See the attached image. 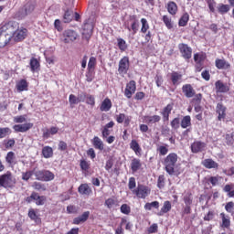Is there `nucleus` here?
<instances>
[{
    "mask_svg": "<svg viewBox=\"0 0 234 234\" xmlns=\"http://www.w3.org/2000/svg\"><path fill=\"white\" fill-rule=\"evenodd\" d=\"M182 91L186 98H193L196 94L195 89H193L191 84L183 85Z\"/></svg>",
    "mask_w": 234,
    "mask_h": 234,
    "instance_id": "18",
    "label": "nucleus"
},
{
    "mask_svg": "<svg viewBox=\"0 0 234 234\" xmlns=\"http://www.w3.org/2000/svg\"><path fill=\"white\" fill-rule=\"evenodd\" d=\"M72 19H74V12L72 11V9L66 10L63 16L64 23H70Z\"/></svg>",
    "mask_w": 234,
    "mask_h": 234,
    "instance_id": "37",
    "label": "nucleus"
},
{
    "mask_svg": "<svg viewBox=\"0 0 234 234\" xmlns=\"http://www.w3.org/2000/svg\"><path fill=\"white\" fill-rule=\"evenodd\" d=\"M30 69L31 72H37V70H39V61L36 58H32L30 59Z\"/></svg>",
    "mask_w": 234,
    "mask_h": 234,
    "instance_id": "39",
    "label": "nucleus"
},
{
    "mask_svg": "<svg viewBox=\"0 0 234 234\" xmlns=\"http://www.w3.org/2000/svg\"><path fill=\"white\" fill-rule=\"evenodd\" d=\"M16 90L18 92L28 90V82L27 81V80L22 79L18 82H16Z\"/></svg>",
    "mask_w": 234,
    "mask_h": 234,
    "instance_id": "30",
    "label": "nucleus"
},
{
    "mask_svg": "<svg viewBox=\"0 0 234 234\" xmlns=\"http://www.w3.org/2000/svg\"><path fill=\"white\" fill-rule=\"evenodd\" d=\"M95 67H96V58L90 57L88 62V70H94Z\"/></svg>",
    "mask_w": 234,
    "mask_h": 234,
    "instance_id": "53",
    "label": "nucleus"
},
{
    "mask_svg": "<svg viewBox=\"0 0 234 234\" xmlns=\"http://www.w3.org/2000/svg\"><path fill=\"white\" fill-rule=\"evenodd\" d=\"M171 111H173V104H167L166 107L163 109L161 112L163 122H169V115L171 114Z\"/></svg>",
    "mask_w": 234,
    "mask_h": 234,
    "instance_id": "25",
    "label": "nucleus"
},
{
    "mask_svg": "<svg viewBox=\"0 0 234 234\" xmlns=\"http://www.w3.org/2000/svg\"><path fill=\"white\" fill-rule=\"evenodd\" d=\"M207 4L209 11L212 12V14H215V6H217V3L215 2V0H207Z\"/></svg>",
    "mask_w": 234,
    "mask_h": 234,
    "instance_id": "57",
    "label": "nucleus"
},
{
    "mask_svg": "<svg viewBox=\"0 0 234 234\" xmlns=\"http://www.w3.org/2000/svg\"><path fill=\"white\" fill-rule=\"evenodd\" d=\"M121 213L123 215H129L131 213V207H129L127 204H122L121 206Z\"/></svg>",
    "mask_w": 234,
    "mask_h": 234,
    "instance_id": "56",
    "label": "nucleus"
},
{
    "mask_svg": "<svg viewBox=\"0 0 234 234\" xmlns=\"http://www.w3.org/2000/svg\"><path fill=\"white\" fill-rule=\"evenodd\" d=\"M147 231L149 234L156 233V231H158V224L154 223L148 228Z\"/></svg>",
    "mask_w": 234,
    "mask_h": 234,
    "instance_id": "64",
    "label": "nucleus"
},
{
    "mask_svg": "<svg viewBox=\"0 0 234 234\" xmlns=\"http://www.w3.org/2000/svg\"><path fill=\"white\" fill-rule=\"evenodd\" d=\"M78 191L80 193V195H90V193H92V188H90V186H89V184H81L79 188Z\"/></svg>",
    "mask_w": 234,
    "mask_h": 234,
    "instance_id": "29",
    "label": "nucleus"
},
{
    "mask_svg": "<svg viewBox=\"0 0 234 234\" xmlns=\"http://www.w3.org/2000/svg\"><path fill=\"white\" fill-rule=\"evenodd\" d=\"M16 186V179L12 176V172H6L0 176V187L4 189H10Z\"/></svg>",
    "mask_w": 234,
    "mask_h": 234,
    "instance_id": "2",
    "label": "nucleus"
},
{
    "mask_svg": "<svg viewBox=\"0 0 234 234\" xmlns=\"http://www.w3.org/2000/svg\"><path fill=\"white\" fill-rule=\"evenodd\" d=\"M142 167V161L138 158H133L131 163V169L133 173H136Z\"/></svg>",
    "mask_w": 234,
    "mask_h": 234,
    "instance_id": "34",
    "label": "nucleus"
},
{
    "mask_svg": "<svg viewBox=\"0 0 234 234\" xmlns=\"http://www.w3.org/2000/svg\"><path fill=\"white\" fill-rule=\"evenodd\" d=\"M104 206H106L108 209H112V207L118 206V199H116V197H110L105 200Z\"/></svg>",
    "mask_w": 234,
    "mask_h": 234,
    "instance_id": "35",
    "label": "nucleus"
},
{
    "mask_svg": "<svg viewBox=\"0 0 234 234\" xmlns=\"http://www.w3.org/2000/svg\"><path fill=\"white\" fill-rule=\"evenodd\" d=\"M34 127V123L27 122L24 124H15L13 126V129L15 133H27V131H30Z\"/></svg>",
    "mask_w": 234,
    "mask_h": 234,
    "instance_id": "13",
    "label": "nucleus"
},
{
    "mask_svg": "<svg viewBox=\"0 0 234 234\" xmlns=\"http://www.w3.org/2000/svg\"><path fill=\"white\" fill-rule=\"evenodd\" d=\"M141 24H142V27H141L142 34H147V30H149V23L147 22V19L142 18Z\"/></svg>",
    "mask_w": 234,
    "mask_h": 234,
    "instance_id": "47",
    "label": "nucleus"
},
{
    "mask_svg": "<svg viewBox=\"0 0 234 234\" xmlns=\"http://www.w3.org/2000/svg\"><path fill=\"white\" fill-rule=\"evenodd\" d=\"M226 111H227V108L226 106H224V104H222V102H218L217 104L216 112L217 114H218V120L219 122H222V120L226 119Z\"/></svg>",
    "mask_w": 234,
    "mask_h": 234,
    "instance_id": "15",
    "label": "nucleus"
},
{
    "mask_svg": "<svg viewBox=\"0 0 234 234\" xmlns=\"http://www.w3.org/2000/svg\"><path fill=\"white\" fill-rule=\"evenodd\" d=\"M42 154L44 158H51L52 154H54V150L50 146H45L42 149Z\"/></svg>",
    "mask_w": 234,
    "mask_h": 234,
    "instance_id": "42",
    "label": "nucleus"
},
{
    "mask_svg": "<svg viewBox=\"0 0 234 234\" xmlns=\"http://www.w3.org/2000/svg\"><path fill=\"white\" fill-rule=\"evenodd\" d=\"M225 209L227 213H230L231 215H233L234 203L232 201L228 202L225 206Z\"/></svg>",
    "mask_w": 234,
    "mask_h": 234,
    "instance_id": "60",
    "label": "nucleus"
},
{
    "mask_svg": "<svg viewBox=\"0 0 234 234\" xmlns=\"http://www.w3.org/2000/svg\"><path fill=\"white\" fill-rule=\"evenodd\" d=\"M130 149L135 153L136 156H142V147H140L138 141L132 140L130 143Z\"/></svg>",
    "mask_w": 234,
    "mask_h": 234,
    "instance_id": "23",
    "label": "nucleus"
},
{
    "mask_svg": "<svg viewBox=\"0 0 234 234\" xmlns=\"http://www.w3.org/2000/svg\"><path fill=\"white\" fill-rule=\"evenodd\" d=\"M5 162L10 165V167H14L16 164H17V158L16 157V154L14 152H8L5 156Z\"/></svg>",
    "mask_w": 234,
    "mask_h": 234,
    "instance_id": "21",
    "label": "nucleus"
},
{
    "mask_svg": "<svg viewBox=\"0 0 234 234\" xmlns=\"http://www.w3.org/2000/svg\"><path fill=\"white\" fill-rule=\"evenodd\" d=\"M202 165H204L206 169H218V163L210 158L203 160Z\"/></svg>",
    "mask_w": 234,
    "mask_h": 234,
    "instance_id": "20",
    "label": "nucleus"
},
{
    "mask_svg": "<svg viewBox=\"0 0 234 234\" xmlns=\"http://www.w3.org/2000/svg\"><path fill=\"white\" fill-rule=\"evenodd\" d=\"M115 120L118 123H123L124 122V125L126 127L129 126V123H131V117L125 115V113H120L115 115Z\"/></svg>",
    "mask_w": 234,
    "mask_h": 234,
    "instance_id": "19",
    "label": "nucleus"
},
{
    "mask_svg": "<svg viewBox=\"0 0 234 234\" xmlns=\"http://www.w3.org/2000/svg\"><path fill=\"white\" fill-rule=\"evenodd\" d=\"M129 57H123L119 61L118 73L123 78L129 72Z\"/></svg>",
    "mask_w": 234,
    "mask_h": 234,
    "instance_id": "6",
    "label": "nucleus"
},
{
    "mask_svg": "<svg viewBox=\"0 0 234 234\" xmlns=\"http://www.w3.org/2000/svg\"><path fill=\"white\" fill-rule=\"evenodd\" d=\"M89 217H90V212L85 211L82 213V215H80L73 219V224H75L76 226H78L80 224H83V222H87V220H89Z\"/></svg>",
    "mask_w": 234,
    "mask_h": 234,
    "instance_id": "17",
    "label": "nucleus"
},
{
    "mask_svg": "<svg viewBox=\"0 0 234 234\" xmlns=\"http://www.w3.org/2000/svg\"><path fill=\"white\" fill-rule=\"evenodd\" d=\"M33 175L36 176L37 180H41L44 182L45 178V170H37L33 172Z\"/></svg>",
    "mask_w": 234,
    "mask_h": 234,
    "instance_id": "49",
    "label": "nucleus"
},
{
    "mask_svg": "<svg viewBox=\"0 0 234 234\" xmlns=\"http://www.w3.org/2000/svg\"><path fill=\"white\" fill-rule=\"evenodd\" d=\"M189 21V14L185 13L179 19V27H186Z\"/></svg>",
    "mask_w": 234,
    "mask_h": 234,
    "instance_id": "46",
    "label": "nucleus"
},
{
    "mask_svg": "<svg viewBox=\"0 0 234 234\" xmlns=\"http://www.w3.org/2000/svg\"><path fill=\"white\" fill-rule=\"evenodd\" d=\"M206 149V144L204 142L196 141L191 144V151L194 154L202 153Z\"/></svg>",
    "mask_w": 234,
    "mask_h": 234,
    "instance_id": "16",
    "label": "nucleus"
},
{
    "mask_svg": "<svg viewBox=\"0 0 234 234\" xmlns=\"http://www.w3.org/2000/svg\"><path fill=\"white\" fill-rule=\"evenodd\" d=\"M216 86V90L217 92H229V86H228V84H224L222 81L218 80L215 83Z\"/></svg>",
    "mask_w": 234,
    "mask_h": 234,
    "instance_id": "27",
    "label": "nucleus"
},
{
    "mask_svg": "<svg viewBox=\"0 0 234 234\" xmlns=\"http://www.w3.org/2000/svg\"><path fill=\"white\" fill-rule=\"evenodd\" d=\"M54 173L44 170V182H50V180H54Z\"/></svg>",
    "mask_w": 234,
    "mask_h": 234,
    "instance_id": "50",
    "label": "nucleus"
},
{
    "mask_svg": "<svg viewBox=\"0 0 234 234\" xmlns=\"http://www.w3.org/2000/svg\"><path fill=\"white\" fill-rule=\"evenodd\" d=\"M178 162V154L175 153L169 154L163 161V165H165V169L167 174L171 176L175 175V168L176 167V164Z\"/></svg>",
    "mask_w": 234,
    "mask_h": 234,
    "instance_id": "1",
    "label": "nucleus"
},
{
    "mask_svg": "<svg viewBox=\"0 0 234 234\" xmlns=\"http://www.w3.org/2000/svg\"><path fill=\"white\" fill-rule=\"evenodd\" d=\"M179 52L184 59H191L193 49L187 44L181 43L178 45Z\"/></svg>",
    "mask_w": 234,
    "mask_h": 234,
    "instance_id": "8",
    "label": "nucleus"
},
{
    "mask_svg": "<svg viewBox=\"0 0 234 234\" xmlns=\"http://www.w3.org/2000/svg\"><path fill=\"white\" fill-rule=\"evenodd\" d=\"M10 133H12V131L8 127L0 128V139L5 138V136H8V134H10Z\"/></svg>",
    "mask_w": 234,
    "mask_h": 234,
    "instance_id": "55",
    "label": "nucleus"
},
{
    "mask_svg": "<svg viewBox=\"0 0 234 234\" xmlns=\"http://www.w3.org/2000/svg\"><path fill=\"white\" fill-rule=\"evenodd\" d=\"M216 67H217V69H228L231 66L229 65V62L226 61L225 59L217 58L216 59Z\"/></svg>",
    "mask_w": 234,
    "mask_h": 234,
    "instance_id": "32",
    "label": "nucleus"
},
{
    "mask_svg": "<svg viewBox=\"0 0 234 234\" xmlns=\"http://www.w3.org/2000/svg\"><path fill=\"white\" fill-rule=\"evenodd\" d=\"M28 34V30L25 27H18L17 30L15 31V33L12 36V41L14 42H19L23 41L27 37Z\"/></svg>",
    "mask_w": 234,
    "mask_h": 234,
    "instance_id": "10",
    "label": "nucleus"
},
{
    "mask_svg": "<svg viewBox=\"0 0 234 234\" xmlns=\"http://www.w3.org/2000/svg\"><path fill=\"white\" fill-rule=\"evenodd\" d=\"M171 201H165L161 210L157 213L158 217H164L165 213H169L171 211Z\"/></svg>",
    "mask_w": 234,
    "mask_h": 234,
    "instance_id": "28",
    "label": "nucleus"
},
{
    "mask_svg": "<svg viewBox=\"0 0 234 234\" xmlns=\"http://www.w3.org/2000/svg\"><path fill=\"white\" fill-rule=\"evenodd\" d=\"M78 38V33L72 29H66L62 34V41L64 43H73Z\"/></svg>",
    "mask_w": 234,
    "mask_h": 234,
    "instance_id": "7",
    "label": "nucleus"
},
{
    "mask_svg": "<svg viewBox=\"0 0 234 234\" xmlns=\"http://www.w3.org/2000/svg\"><path fill=\"white\" fill-rule=\"evenodd\" d=\"M80 165L83 173H88L89 169H90V164H89V162H87L86 160H80Z\"/></svg>",
    "mask_w": 234,
    "mask_h": 234,
    "instance_id": "48",
    "label": "nucleus"
},
{
    "mask_svg": "<svg viewBox=\"0 0 234 234\" xmlns=\"http://www.w3.org/2000/svg\"><path fill=\"white\" fill-rule=\"evenodd\" d=\"M19 28V23L16 21H9L0 27V31L9 36H14L16 31Z\"/></svg>",
    "mask_w": 234,
    "mask_h": 234,
    "instance_id": "4",
    "label": "nucleus"
},
{
    "mask_svg": "<svg viewBox=\"0 0 234 234\" xmlns=\"http://www.w3.org/2000/svg\"><path fill=\"white\" fill-rule=\"evenodd\" d=\"M133 193L137 198H147V196L151 195V188L144 185H138L136 189L133 190Z\"/></svg>",
    "mask_w": 234,
    "mask_h": 234,
    "instance_id": "5",
    "label": "nucleus"
},
{
    "mask_svg": "<svg viewBox=\"0 0 234 234\" xmlns=\"http://www.w3.org/2000/svg\"><path fill=\"white\" fill-rule=\"evenodd\" d=\"M153 207H154V209H158V207H160V202L153 201L151 203H146L144 205V209L146 211H151V209H153Z\"/></svg>",
    "mask_w": 234,
    "mask_h": 234,
    "instance_id": "44",
    "label": "nucleus"
},
{
    "mask_svg": "<svg viewBox=\"0 0 234 234\" xmlns=\"http://www.w3.org/2000/svg\"><path fill=\"white\" fill-rule=\"evenodd\" d=\"M165 186V177L164 176H159L158 180H157V187L159 189H162Z\"/></svg>",
    "mask_w": 234,
    "mask_h": 234,
    "instance_id": "62",
    "label": "nucleus"
},
{
    "mask_svg": "<svg viewBox=\"0 0 234 234\" xmlns=\"http://www.w3.org/2000/svg\"><path fill=\"white\" fill-rule=\"evenodd\" d=\"M12 35H8L0 30V48H5V47L11 45Z\"/></svg>",
    "mask_w": 234,
    "mask_h": 234,
    "instance_id": "12",
    "label": "nucleus"
},
{
    "mask_svg": "<svg viewBox=\"0 0 234 234\" xmlns=\"http://www.w3.org/2000/svg\"><path fill=\"white\" fill-rule=\"evenodd\" d=\"M140 27V22L136 19V16H131L129 20L124 22V28L128 30V32H132L133 36H134L138 32V28Z\"/></svg>",
    "mask_w": 234,
    "mask_h": 234,
    "instance_id": "3",
    "label": "nucleus"
},
{
    "mask_svg": "<svg viewBox=\"0 0 234 234\" xmlns=\"http://www.w3.org/2000/svg\"><path fill=\"white\" fill-rule=\"evenodd\" d=\"M117 47L122 52L127 50V42L123 38H117Z\"/></svg>",
    "mask_w": 234,
    "mask_h": 234,
    "instance_id": "45",
    "label": "nucleus"
},
{
    "mask_svg": "<svg viewBox=\"0 0 234 234\" xmlns=\"http://www.w3.org/2000/svg\"><path fill=\"white\" fill-rule=\"evenodd\" d=\"M33 187L37 191H46L47 190V187L45 186V185H43L41 183H37V182L34 183Z\"/></svg>",
    "mask_w": 234,
    "mask_h": 234,
    "instance_id": "59",
    "label": "nucleus"
},
{
    "mask_svg": "<svg viewBox=\"0 0 234 234\" xmlns=\"http://www.w3.org/2000/svg\"><path fill=\"white\" fill-rule=\"evenodd\" d=\"M229 10H231L229 5L219 4L218 5V12L221 14V16H224V14H228Z\"/></svg>",
    "mask_w": 234,
    "mask_h": 234,
    "instance_id": "40",
    "label": "nucleus"
},
{
    "mask_svg": "<svg viewBox=\"0 0 234 234\" xmlns=\"http://www.w3.org/2000/svg\"><path fill=\"white\" fill-rule=\"evenodd\" d=\"M69 101L70 105H78V103H80L78 97H76V95H74V94L69 95Z\"/></svg>",
    "mask_w": 234,
    "mask_h": 234,
    "instance_id": "63",
    "label": "nucleus"
},
{
    "mask_svg": "<svg viewBox=\"0 0 234 234\" xmlns=\"http://www.w3.org/2000/svg\"><path fill=\"white\" fill-rule=\"evenodd\" d=\"M32 12H34V4H32V2H28L18 11L16 17H18V19H23L24 17H27L28 14H32Z\"/></svg>",
    "mask_w": 234,
    "mask_h": 234,
    "instance_id": "9",
    "label": "nucleus"
},
{
    "mask_svg": "<svg viewBox=\"0 0 234 234\" xmlns=\"http://www.w3.org/2000/svg\"><path fill=\"white\" fill-rule=\"evenodd\" d=\"M94 80V70L88 69V72L86 73V81L90 83Z\"/></svg>",
    "mask_w": 234,
    "mask_h": 234,
    "instance_id": "61",
    "label": "nucleus"
},
{
    "mask_svg": "<svg viewBox=\"0 0 234 234\" xmlns=\"http://www.w3.org/2000/svg\"><path fill=\"white\" fill-rule=\"evenodd\" d=\"M192 103H194V105L202 103V94L198 93L197 95H194V98L192 99Z\"/></svg>",
    "mask_w": 234,
    "mask_h": 234,
    "instance_id": "58",
    "label": "nucleus"
},
{
    "mask_svg": "<svg viewBox=\"0 0 234 234\" xmlns=\"http://www.w3.org/2000/svg\"><path fill=\"white\" fill-rule=\"evenodd\" d=\"M134 92H136V81L131 80L126 84V88L124 90V96L128 98V100H131Z\"/></svg>",
    "mask_w": 234,
    "mask_h": 234,
    "instance_id": "11",
    "label": "nucleus"
},
{
    "mask_svg": "<svg viewBox=\"0 0 234 234\" xmlns=\"http://www.w3.org/2000/svg\"><path fill=\"white\" fill-rule=\"evenodd\" d=\"M184 202L186 206H191L193 204V195L191 193H186L184 196Z\"/></svg>",
    "mask_w": 234,
    "mask_h": 234,
    "instance_id": "51",
    "label": "nucleus"
},
{
    "mask_svg": "<svg viewBox=\"0 0 234 234\" xmlns=\"http://www.w3.org/2000/svg\"><path fill=\"white\" fill-rule=\"evenodd\" d=\"M167 10L169 14H171V16H175L178 11V6L176 5V3L169 2L167 5Z\"/></svg>",
    "mask_w": 234,
    "mask_h": 234,
    "instance_id": "41",
    "label": "nucleus"
},
{
    "mask_svg": "<svg viewBox=\"0 0 234 234\" xmlns=\"http://www.w3.org/2000/svg\"><path fill=\"white\" fill-rule=\"evenodd\" d=\"M92 144L95 149H99V151H103L104 149L103 141H101V139H100L98 136L93 137Z\"/></svg>",
    "mask_w": 234,
    "mask_h": 234,
    "instance_id": "33",
    "label": "nucleus"
},
{
    "mask_svg": "<svg viewBox=\"0 0 234 234\" xmlns=\"http://www.w3.org/2000/svg\"><path fill=\"white\" fill-rule=\"evenodd\" d=\"M112 107V102L111 101V99L106 98L101 102L100 111H101V112H109V111H111Z\"/></svg>",
    "mask_w": 234,
    "mask_h": 234,
    "instance_id": "26",
    "label": "nucleus"
},
{
    "mask_svg": "<svg viewBox=\"0 0 234 234\" xmlns=\"http://www.w3.org/2000/svg\"><path fill=\"white\" fill-rule=\"evenodd\" d=\"M31 198H33L37 206H44L45 202H47V197L39 196L36 192L31 194Z\"/></svg>",
    "mask_w": 234,
    "mask_h": 234,
    "instance_id": "22",
    "label": "nucleus"
},
{
    "mask_svg": "<svg viewBox=\"0 0 234 234\" xmlns=\"http://www.w3.org/2000/svg\"><path fill=\"white\" fill-rule=\"evenodd\" d=\"M220 180H222V177L220 176H210L208 178V182H210V184L214 186H218V182H220Z\"/></svg>",
    "mask_w": 234,
    "mask_h": 234,
    "instance_id": "52",
    "label": "nucleus"
},
{
    "mask_svg": "<svg viewBox=\"0 0 234 234\" xmlns=\"http://www.w3.org/2000/svg\"><path fill=\"white\" fill-rule=\"evenodd\" d=\"M220 218H221V228L229 229L231 226V218H229V216L226 215L225 213H220Z\"/></svg>",
    "mask_w": 234,
    "mask_h": 234,
    "instance_id": "24",
    "label": "nucleus"
},
{
    "mask_svg": "<svg viewBox=\"0 0 234 234\" xmlns=\"http://www.w3.org/2000/svg\"><path fill=\"white\" fill-rule=\"evenodd\" d=\"M162 120L160 115H146L144 116V122L148 124L158 123Z\"/></svg>",
    "mask_w": 234,
    "mask_h": 234,
    "instance_id": "31",
    "label": "nucleus"
},
{
    "mask_svg": "<svg viewBox=\"0 0 234 234\" xmlns=\"http://www.w3.org/2000/svg\"><path fill=\"white\" fill-rule=\"evenodd\" d=\"M157 153H159L160 156H165L169 153V148L166 145H157L156 148Z\"/></svg>",
    "mask_w": 234,
    "mask_h": 234,
    "instance_id": "43",
    "label": "nucleus"
},
{
    "mask_svg": "<svg viewBox=\"0 0 234 234\" xmlns=\"http://www.w3.org/2000/svg\"><path fill=\"white\" fill-rule=\"evenodd\" d=\"M82 28L83 36H86V37H90V36H92V30H94V23H92L90 20H88L84 23Z\"/></svg>",
    "mask_w": 234,
    "mask_h": 234,
    "instance_id": "14",
    "label": "nucleus"
},
{
    "mask_svg": "<svg viewBox=\"0 0 234 234\" xmlns=\"http://www.w3.org/2000/svg\"><path fill=\"white\" fill-rule=\"evenodd\" d=\"M170 125L172 127V129H179L180 128V118L176 117L171 122Z\"/></svg>",
    "mask_w": 234,
    "mask_h": 234,
    "instance_id": "54",
    "label": "nucleus"
},
{
    "mask_svg": "<svg viewBox=\"0 0 234 234\" xmlns=\"http://www.w3.org/2000/svg\"><path fill=\"white\" fill-rule=\"evenodd\" d=\"M180 125L182 129H187V127H191V116L186 115L183 117Z\"/></svg>",
    "mask_w": 234,
    "mask_h": 234,
    "instance_id": "38",
    "label": "nucleus"
},
{
    "mask_svg": "<svg viewBox=\"0 0 234 234\" xmlns=\"http://www.w3.org/2000/svg\"><path fill=\"white\" fill-rule=\"evenodd\" d=\"M171 80L173 85H180V82L182 81V74L175 71L172 72Z\"/></svg>",
    "mask_w": 234,
    "mask_h": 234,
    "instance_id": "36",
    "label": "nucleus"
}]
</instances>
